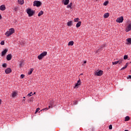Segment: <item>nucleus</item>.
Wrapping results in <instances>:
<instances>
[{
    "instance_id": "58836bf2",
    "label": "nucleus",
    "mask_w": 131,
    "mask_h": 131,
    "mask_svg": "<svg viewBox=\"0 0 131 131\" xmlns=\"http://www.w3.org/2000/svg\"><path fill=\"white\" fill-rule=\"evenodd\" d=\"M22 65H23V62H21L19 63V67L21 68L22 67Z\"/></svg>"
},
{
    "instance_id": "09e8293b",
    "label": "nucleus",
    "mask_w": 131,
    "mask_h": 131,
    "mask_svg": "<svg viewBox=\"0 0 131 131\" xmlns=\"http://www.w3.org/2000/svg\"><path fill=\"white\" fill-rule=\"evenodd\" d=\"M35 94H36V93L35 92V93H34V95H35Z\"/></svg>"
},
{
    "instance_id": "4c0bfd02",
    "label": "nucleus",
    "mask_w": 131,
    "mask_h": 131,
    "mask_svg": "<svg viewBox=\"0 0 131 131\" xmlns=\"http://www.w3.org/2000/svg\"><path fill=\"white\" fill-rule=\"evenodd\" d=\"M20 77L21 78H24V77H25V75L24 74H21L20 75Z\"/></svg>"
},
{
    "instance_id": "9b49d317",
    "label": "nucleus",
    "mask_w": 131,
    "mask_h": 131,
    "mask_svg": "<svg viewBox=\"0 0 131 131\" xmlns=\"http://www.w3.org/2000/svg\"><path fill=\"white\" fill-rule=\"evenodd\" d=\"M7 53H8V49H5L2 52V56L3 57V56H5Z\"/></svg>"
},
{
    "instance_id": "4be33fe9",
    "label": "nucleus",
    "mask_w": 131,
    "mask_h": 131,
    "mask_svg": "<svg viewBox=\"0 0 131 131\" xmlns=\"http://www.w3.org/2000/svg\"><path fill=\"white\" fill-rule=\"evenodd\" d=\"M67 25H68V26H69L70 27H71L72 26V21H70L68 22Z\"/></svg>"
},
{
    "instance_id": "f704fd0d",
    "label": "nucleus",
    "mask_w": 131,
    "mask_h": 131,
    "mask_svg": "<svg viewBox=\"0 0 131 131\" xmlns=\"http://www.w3.org/2000/svg\"><path fill=\"white\" fill-rule=\"evenodd\" d=\"M40 110V108L39 107L37 108L36 110L35 113H36L37 112H38Z\"/></svg>"
},
{
    "instance_id": "c756f323",
    "label": "nucleus",
    "mask_w": 131,
    "mask_h": 131,
    "mask_svg": "<svg viewBox=\"0 0 131 131\" xmlns=\"http://www.w3.org/2000/svg\"><path fill=\"white\" fill-rule=\"evenodd\" d=\"M2 67H3L4 68H7V63H4V64L2 65Z\"/></svg>"
},
{
    "instance_id": "1a4fd4ad",
    "label": "nucleus",
    "mask_w": 131,
    "mask_h": 131,
    "mask_svg": "<svg viewBox=\"0 0 131 131\" xmlns=\"http://www.w3.org/2000/svg\"><path fill=\"white\" fill-rule=\"evenodd\" d=\"M106 46V45H102L100 48L97 50L96 51V54H98V53H100V51H102V49H103V48H104V47H105Z\"/></svg>"
},
{
    "instance_id": "7c9ffc66",
    "label": "nucleus",
    "mask_w": 131,
    "mask_h": 131,
    "mask_svg": "<svg viewBox=\"0 0 131 131\" xmlns=\"http://www.w3.org/2000/svg\"><path fill=\"white\" fill-rule=\"evenodd\" d=\"M127 58H128V56L127 55L124 56V60H127Z\"/></svg>"
},
{
    "instance_id": "f3484780",
    "label": "nucleus",
    "mask_w": 131,
    "mask_h": 131,
    "mask_svg": "<svg viewBox=\"0 0 131 131\" xmlns=\"http://www.w3.org/2000/svg\"><path fill=\"white\" fill-rule=\"evenodd\" d=\"M126 41L128 42L127 43V45H131V38H128L126 39Z\"/></svg>"
},
{
    "instance_id": "5701e85b",
    "label": "nucleus",
    "mask_w": 131,
    "mask_h": 131,
    "mask_svg": "<svg viewBox=\"0 0 131 131\" xmlns=\"http://www.w3.org/2000/svg\"><path fill=\"white\" fill-rule=\"evenodd\" d=\"M74 44V42H73V41H71L69 42L68 46H73Z\"/></svg>"
},
{
    "instance_id": "a18cd8bd",
    "label": "nucleus",
    "mask_w": 131,
    "mask_h": 131,
    "mask_svg": "<svg viewBox=\"0 0 131 131\" xmlns=\"http://www.w3.org/2000/svg\"><path fill=\"white\" fill-rule=\"evenodd\" d=\"M2 103V100L0 99V104H1Z\"/></svg>"
},
{
    "instance_id": "7ed1b4c3",
    "label": "nucleus",
    "mask_w": 131,
    "mask_h": 131,
    "mask_svg": "<svg viewBox=\"0 0 131 131\" xmlns=\"http://www.w3.org/2000/svg\"><path fill=\"white\" fill-rule=\"evenodd\" d=\"M48 52L47 51H43L42 53L38 56V60H42L43 57H46V55H47Z\"/></svg>"
},
{
    "instance_id": "c9c22d12",
    "label": "nucleus",
    "mask_w": 131,
    "mask_h": 131,
    "mask_svg": "<svg viewBox=\"0 0 131 131\" xmlns=\"http://www.w3.org/2000/svg\"><path fill=\"white\" fill-rule=\"evenodd\" d=\"M104 6H107L108 5V2L105 1L104 3H103Z\"/></svg>"
},
{
    "instance_id": "ddd939ff",
    "label": "nucleus",
    "mask_w": 131,
    "mask_h": 131,
    "mask_svg": "<svg viewBox=\"0 0 131 131\" xmlns=\"http://www.w3.org/2000/svg\"><path fill=\"white\" fill-rule=\"evenodd\" d=\"M62 2L65 6H67L69 4V0H62Z\"/></svg>"
},
{
    "instance_id": "ea45409f",
    "label": "nucleus",
    "mask_w": 131,
    "mask_h": 131,
    "mask_svg": "<svg viewBox=\"0 0 131 131\" xmlns=\"http://www.w3.org/2000/svg\"><path fill=\"white\" fill-rule=\"evenodd\" d=\"M108 128H109V129H112V125H110Z\"/></svg>"
},
{
    "instance_id": "603ef678",
    "label": "nucleus",
    "mask_w": 131,
    "mask_h": 131,
    "mask_svg": "<svg viewBox=\"0 0 131 131\" xmlns=\"http://www.w3.org/2000/svg\"><path fill=\"white\" fill-rule=\"evenodd\" d=\"M125 131H128V130H125Z\"/></svg>"
},
{
    "instance_id": "a211bd4d",
    "label": "nucleus",
    "mask_w": 131,
    "mask_h": 131,
    "mask_svg": "<svg viewBox=\"0 0 131 131\" xmlns=\"http://www.w3.org/2000/svg\"><path fill=\"white\" fill-rule=\"evenodd\" d=\"M127 66H128V63H126L125 66L121 69V70H124V69L127 68Z\"/></svg>"
},
{
    "instance_id": "aec40b11",
    "label": "nucleus",
    "mask_w": 131,
    "mask_h": 131,
    "mask_svg": "<svg viewBox=\"0 0 131 131\" xmlns=\"http://www.w3.org/2000/svg\"><path fill=\"white\" fill-rule=\"evenodd\" d=\"M80 25H81V21H79L78 23L76 24V27L77 28H78V27H80Z\"/></svg>"
},
{
    "instance_id": "2f4dec72",
    "label": "nucleus",
    "mask_w": 131,
    "mask_h": 131,
    "mask_svg": "<svg viewBox=\"0 0 131 131\" xmlns=\"http://www.w3.org/2000/svg\"><path fill=\"white\" fill-rule=\"evenodd\" d=\"M78 20H79V18H76L74 19V22H78Z\"/></svg>"
},
{
    "instance_id": "bb28decb",
    "label": "nucleus",
    "mask_w": 131,
    "mask_h": 131,
    "mask_svg": "<svg viewBox=\"0 0 131 131\" xmlns=\"http://www.w3.org/2000/svg\"><path fill=\"white\" fill-rule=\"evenodd\" d=\"M50 105L51 106L52 108H53V106H54V100L50 101Z\"/></svg>"
},
{
    "instance_id": "3c124183",
    "label": "nucleus",
    "mask_w": 131,
    "mask_h": 131,
    "mask_svg": "<svg viewBox=\"0 0 131 131\" xmlns=\"http://www.w3.org/2000/svg\"><path fill=\"white\" fill-rule=\"evenodd\" d=\"M23 101H25V99H23Z\"/></svg>"
},
{
    "instance_id": "de8ad7c7",
    "label": "nucleus",
    "mask_w": 131,
    "mask_h": 131,
    "mask_svg": "<svg viewBox=\"0 0 131 131\" xmlns=\"http://www.w3.org/2000/svg\"><path fill=\"white\" fill-rule=\"evenodd\" d=\"M95 2H98V0H94Z\"/></svg>"
},
{
    "instance_id": "2eb2a0df",
    "label": "nucleus",
    "mask_w": 131,
    "mask_h": 131,
    "mask_svg": "<svg viewBox=\"0 0 131 131\" xmlns=\"http://www.w3.org/2000/svg\"><path fill=\"white\" fill-rule=\"evenodd\" d=\"M80 83H81L80 79H79V80H78L77 83H76L74 88H77V86H78V85H80Z\"/></svg>"
},
{
    "instance_id": "473e14b6",
    "label": "nucleus",
    "mask_w": 131,
    "mask_h": 131,
    "mask_svg": "<svg viewBox=\"0 0 131 131\" xmlns=\"http://www.w3.org/2000/svg\"><path fill=\"white\" fill-rule=\"evenodd\" d=\"M28 96L29 97H31V96H33V94H32V92H31L30 93L28 94Z\"/></svg>"
},
{
    "instance_id": "f257e3e1",
    "label": "nucleus",
    "mask_w": 131,
    "mask_h": 131,
    "mask_svg": "<svg viewBox=\"0 0 131 131\" xmlns=\"http://www.w3.org/2000/svg\"><path fill=\"white\" fill-rule=\"evenodd\" d=\"M27 14H28L29 17H32L34 14H35V11L32 10L30 8H28L26 10Z\"/></svg>"
},
{
    "instance_id": "864d4df0",
    "label": "nucleus",
    "mask_w": 131,
    "mask_h": 131,
    "mask_svg": "<svg viewBox=\"0 0 131 131\" xmlns=\"http://www.w3.org/2000/svg\"><path fill=\"white\" fill-rule=\"evenodd\" d=\"M15 10L16 11V9H15Z\"/></svg>"
},
{
    "instance_id": "a878e982",
    "label": "nucleus",
    "mask_w": 131,
    "mask_h": 131,
    "mask_svg": "<svg viewBox=\"0 0 131 131\" xmlns=\"http://www.w3.org/2000/svg\"><path fill=\"white\" fill-rule=\"evenodd\" d=\"M16 96H17V93L13 92L12 93V98H15V97H16Z\"/></svg>"
},
{
    "instance_id": "4468645a",
    "label": "nucleus",
    "mask_w": 131,
    "mask_h": 131,
    "mask_svg": "<svg viewBox=\"0 0 131 131\" xmlns=\"http://www.w3.org/2000/svg\"><path fill=\"white\" fill-rule=\"evenodd\" d=\"M17 3L19 5H24V0H17Z\"/></svg>"
},
{
    "instance_id": "6ab92c4d",
    "label": "nucleus",
    "mask_w": 131,
    "mask_h": 131,
    "mask_svg": "<svg viewBox=\"0 0 131 131\" xmlns=\"http://www.w3.org/2000/svg\"><path fill=\"white\" fill-rule=\"evenodd\" d=\"M43 15V11H41L39 12V13L38 14V17H40V16Z\"/></svg>"
},
{
    "instance_id": "f8f14e48",
    "label": "nucleus",
    "mask_w": 131,
    "mask_h": 131,
    "mask_svg": "<svg viewBox=\"0 0 131 131\" xmlns=\"http://www.w3.org/2000/svg\"><path fill=\"white\" fill-rule=\"evenodd\" d=\"M0 10L1 11H5L6 10V6L5 5H3L0 6Z\"/></svg>"
},
{
    "instance_id": "c85d7f7f",
    "label": "nucleus",
    "mask_w": 131,
    "mask_h": 131,
    "mask_svg": "<svg viewBox=\"0 0 131 131\" xmlns=\"http://www.w3.org/2000/svg\"><path fill=\"white\" fill-rule=\"evenodd\" d=\"M112 64L113 65H116L117 64H118V61L113 62Z\"/></svg>"
},
{
    "instance_id": "9d476101",
    "label": "nucleus",
    "mask_w": 131,
    "mask_h": 131,
    "mask_svg": "<svg viewBox=\"0 0 131 131\" xmlns=\"http://www.w3.org/2000/svg\"><path fill=\"white\" fill-rule=\"evenodd\" d=\"M12 54H10L7 55L6 59L7 61H10L12 59Z\"/></svg>"
},
{
    "instance_id": "79ce46f5",
    "label": "nucleus",
    "mask_w": 131,
    "mask_h": 131,
    "mask_svg": "<svg viewBox=\"0 0 131 131\" xmlns=\"http://www.w3.org/2000/svg\"><path fill=\"white\" fill-rule=\"evenodd\" d=\"M83 64H86V60H85V61L83 62Z\"/></svg>"
},
{
    "instance_id": "dca6fc26",
    "label": "nucleus",
    "mask_w": 131,
    "mask_h": 131,
    "mask_svg": "<svg viewBox=\"0 0 131 131\" xmlns=\"http://www.w3.org/2000/svg\"><path fill=\"white\" fill-rule=\"evenodd\" d=\"M33 70H34V69L31 68L30 71L28 72V74L29 75H31V74H32V72H33Z\"/></svg>"
},
{
    "instance_id": "37998d69",
    "label": "nucleus",
    "mask_w": 131,
    "mask_h": 131,
    "mask_svg": "<svg viewBox=\"0 0 131 131\" xmlns=\"http://www.w3.org/2000/svg\"><path fill=\"white\" fill-rule=\"evenodd\" d=\"M76 104H77V101H75V102H74V105H76Z\"/></svg>"
},
{
    "instance_id": "72a5a7b5",
    "label": "nucleus",
    "mask_w": 131,
    "mask_h": 131,
    "mask_svg": "<svg viewBox=\"0 0 131 131\" xmlns=\"http://www.w3.org/2000/svg\"><path fill=\"white\" fill-rule=\"evenodd\" d=\"M47 110H49V108L48 107L43 108L42 110H41V111H47Z\"/></svg>"
},
{
    "instance_id": "423d86ee",
    "label": "nucleus",
    "mask_w": 131,
    "mask_h": 131,
    "mask_svg": "<svg viewBox=\"0 0 131 131\" xmlns=\"http://www.w3.org/2000/svg\"><path fill=\"white\" fill-rule=\"evenodd\" d=\"M116 22H117L118 23H122V22H123V16L118 17L116 19Z\"/></svg>"
},
{
    "instance_id": "412c9836",
    "label": "nucleus",
    "mask_w": 131,
    "mask_h": 131,
    "mask_svg": "<svg viewBox=\"0 0 131 131\" xmlns=\"http://www.w3.org/2000/svg\"><path fill=\"white\" fill-rule=\"evenodd\" d=\"M104 18H108L109 17V13H106L103 15Z\"/></svg>"
},
{
    "instance_id": "393cba45",
    "label": "nucleus",
    "mask_w": 131,
    "mask_h": 131,
    "mask_svg": "<svg viewBox=\"0 0 131 131\" xmlns=\"http://www.w3.org/2000/svg\"><path fill=\"white\" fill-rule=\"evenodd\" d=\"M72 3H71L69 5H68L67 6V8L68 9H69V8H70L71 9H72Z\"/></svg>"
},
{
    "instance_id": "cd10ccee",
    "label": "nucleus",
    "mask_w": 131,
    "mask_h": 131,
    "mask_svg": "<svg viewBox=\"0 0 131 131\" xmlns=\"http://www.w3.org/2000/svg\"><path fill=\"white\" fill-rule=\"evenodd\" d=\"M129 120V117L126 116L125 117V121H128Z\"/></svg>"
},
{
    "instance_id": "20e7f679",
    "label": "nucleus",
    "mask_w": 131,
    "mask_h": 131,
    "mask_svg": "<svg viewBox=\"0 0 131 131\" xmlns=\"http://www.w3.org/2000/svg\"><path fill=\"white\" fill-rule=\"evenodd\" d=\"M33 6L34 7H40L41 6V2L40 1H34Z\"/></svg>"
},
{
    "instance_id": "b1692460",
    "label": "nucleus",
    "mask_w": 131,
    "mask_h": 131,
    "mask_svg": "<svg viewBox=\"0 0 131 131\" xmlns=\"http://www.w3.org/2000/svg\"><path fill=\"white\" fill-rule=\"evenodd\" d=\"M122 61H123V58H121V59H119V60H118V62L119 65H121V64L122 63Z\"/></svg>"
},
{
    "instance_id": "39448f33",
    "label": "nucleus",
    "mask_w": 131,
    "mask_h": 131,
    "mask_svg": "<svg viewBox=\"0 0 131 131\" xmlns=\"http://www.w3.org/2000/svg\"><path fill=\"white\" fill-rule=\"evenodd\" d=\"M95 75H97V76H102V75H103V71H97L95 72Z\"/></svg>"
},
{
    "instance_id": "a19ab883",
    "label": "nucleus",
    "mask_w": 131,
    "mask_h": 131,
    "mask_svg": "<svg viewBox=\"0 0 131 131\" xmlns=\"http://www.w3.org/2000/svg\"><path fill=\"white\" fill-rule=\"evenodd\" d=\"M127 79H131V75H129L127 77Z\"/></svg>"
},
{
    "instance_id": "6e6552de",
    "label": "nucleus",
    "mask_w": 131,
    "mask_h": 131,
    "mask_svg": "<svg viewBox=\"0 0 131 131\" xmlns=\"http://www.w3.org/2000/svg\"><path fill=\"white\" fill-rule=\"evenodd\" d=\"M12 72V69L11 68H8L6 70H5V73L6 74H10Z\"/></svg>"
},
{
    "instance_id": "f03ea898",
    "label": "nucleus",
    "mask_w": 131,
    "mask_h": 131,
    "mask_svg": "<svg viewBox=\"0 0 131 131\" xmlns=\"http://www.w3.org/2000/svg\"><path fill=\"white\" fill-rule=\"evenodd\" d=\"M13 33H15V29H14V28H11L9 30V31L5 33V35H6L7 37H9L10 35H12V34Z\"/></svg>"
},
{
    "instance_id": "8fccbe9b",
    "label": "nucleus",
    "mask_w": 131,
    "mask_h": 131,
    "mask_svg": "<svg viewBox=\"0 0 131 131\" xmlns=\"http://www.w3.org/2000/svg\"><path fill=\"white\" fill-rule=\"evenodd\" d=\"M23 98H24V99H25V97H24Z\"/></svg>"
},
{
    "instance_id": "0eeeda50",
    "label": "nucleus",
    "mask_w": 131,
    "mask_h": 131,
    "mask_svg": "<svg viewBox=\"0 0 131 131\" xmlns=\"http://www.w3.org/2000/svg\"><path fill=\"white\" fill-rule=\"evenodd\" d=\"M131 30V23L129 24L125 29L126 32H128Z\"/></svg>"
},
{
    "instance_id": "c03bdc74",
    "label": "nucleus",
    "mask_w": 131,
    "mask_h": 131,
    "mask_svg": "<svg viewBox=\"0 0 131 131\" xmlns=\"http://www.w3.org/2000/svg\"><path fill=\"white\" fill-rule=\"evenodd\" d=\"M0 19H2V15L0 14Z\"/></svg>"
},
{
    "instance_id": "49530a36",
    "label": "nucleus",
    "mask_w": 131,
    "mask_h": 131,
    "mask_svg": "<svg viewBox=\"0 0 131 131\" xmlns=\"http://www.w3.org/2000/svg\"><path fill=\"white\" fill-rule=\"evenodd\" d=\"M51 108V105L49 106V108Z\"/></svg>"
},
{
    "instance_id": "e433bc0d",
    "label": "nucleus",
    "mask_w": 131,
    "mask_h": 131,
    "mask_svg": "<svg viewBox=\"0 0 131 131\" xmlns=\"http://www.w3.org/2000/svg\"><path fill=\"white\" fill-rule=\"evenodd\" d=\"M1 45L2 46H4V45H5V41H2L1 42Z\"/></svg>"
}]
</instances>
